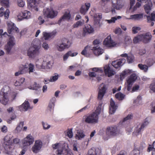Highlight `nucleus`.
Wrapping results in <instances>:
<instances>
[{
	"label": "nucleus",
	"instance_id": "nucleus-7",
	"mask_svg": "<svg viewBox=\"0 0 155 155\" xmlns=\"http://www.w3.org/2000/svg\"><path fill=\"white\" fill-rule=\"evenodd\" d=\"M43 14L47 18H53L57 16L58 12L52 9L46 8L43 10Z\"/></svg>",
	"mask_w": 155,
	"mask_h": 155
},
{
	"label": "nucleus",
	"instance_id": "nucleus-60",
	"mask_svg": "<svg viewBox=\"0 0 155 155\" xmlns=\"http://www.w3.org/2000/svg\"><path fill=\"white\" fill-rule=\"evenodd\" d=\"M2 3L6 7H8L9 6L8 0H0Z\"/></svg>",
	"mask_w": 155,
	"mask_h": 155
},
{
	"label": "nucleus",
	"instance_id": "nucleus-41",
	"mask_svg": "<svg viewBox=\"0 0 155 155\" xmlns=\"http://www.w3.org/2000/svg\"><path fill=\"white\" fill-rule=\"evenodd\" d=\"M55 99L54 97L52 98L50 101V102L49 104L48 107L50 109V111L53 110L54 106V101Z\"/></svg>",
	"mask_w": 155,
	"mask_h": 155
},
{
	"label": "nucleus",
	"instance_id": "nucleus-39",
	"mask_svg": "<svg viewBox=\"0 0 155 155\" xmlns=\"http://www.w3.org/2000/svg\"><path fill=\"white\" fill-rule=\"evenodd\" d=\"M43 35L45 39L47 40L50 38L53 37L55 35V34L44 32H43Z\"/></svg>",
	"mask_w": 155,
	"mask_h": 155
},
{
	"label": "nucleus",
	"instance_id": "nucleus-30",
	"mask_svg": "<svg viewBox=\"0 0 155 155\" xmlns=\"http://www.w3.org/2000/svg\"><path fill=\"white\" fill-rule=\"evenodd\" d=\"M51 67L52 64L50 61L46 63L45 62L43 61L42 64L38 68L41 69H50Z\"/></svg>",
	"mask_w": 155,
	"mask_h": 155
},
{
	"label": "nucleus",
	"instance_id": "nucleus-36",
	"mask_svg": "<svg viewBox=\"0 0 155 155\" xmlns=\"http://www.w3.org/2000/svg\"><path fill=\"white\" fill-rule=\"evenodd\" d=\"M131 72V71L130 70H127L124 71L120 75V79L121 80L125 78L126 75L130 74Z\"/></svg>",
	"mask_w": 155,
	"mask_h": 155
},
{
	"label": "nucleus",
	"instance_id": "nucleus-63",
	"mask_svg": "<svg viewBox=\"0 0 155 155\" xmlns=\"http://www.w3.org/2000/svg\"><path fill=\"white\" fill-rule=\"evenodd\" d=\"M147 62V64L149 66L152 65L154 63V61L152 59H148Z\"/></svg>",
	"mask_w": 155,
	"mask_h": 155
},
{
	"label": "nucleus",
	"instance_id": "nucleus-44",
	"mask_svg": "<svg viewBox=\"0 0 155 155\" xmlns=\"http://www.w3.org/2000/svg\"><path fill=\"white\" fill-rule=\"evenodd\" d=\"M35 66L31 63H30L28 65V71L27 70V72H28L29 74L35 71Z\"/></svg>",
	"mask_w": 155,
	"mask_h": 155
},
{
	"label": "nucleus",
	"instance_id": "nucleus-3",
	"mask_svg": "<svg viewBox=\"0 0 155 155\" xmlns=\"http://www.w3.org/2000/svg\"><path fill=\"white\" fill-rule=\"evenodd\" d=\"M101 111L100 107H98L94 112L86 117L85 122L89 124L97 123L98 122V115L100 113Z\"/></svg>",
	"mask_w": 155,
	"mask_h": 155
},
{
	"label": "nucleus",
	"instance_id": "nucleus-26",
	"mask_svg": "<svg viewBox=\"0 0 155 155\" xmlns=\"http://www.w3.org/2000/svg\"><path fill=\"white\" fill-rule=\"evenodd\" d=\"M91 4L90 3H85V5H82L80 9L81 13L85 15L90 8Z\"/></svg>",
	"mask_w": 155,
	"mask_h": 155
},
{
	"label": "nucleus",
	"instance_id": "nucleus-56",
	"mask_svg": "<svg viewBox=\"0 0 155 155\" xmlns=\"http://www.w3.org/2000/svg\"><path fill=\"white\" fill-rule=\"evenodd\" d=\"M134 57L133 55H131L130 56H128L127 60V61L129 63H131L134 61Z\"/></svg>",
	"mask_w": 155,
	"mask_h": 155
},
{
	"label": "nucleus",
	"instance_id": "nucleus-31",
	"mask_svg": "<svg viewBox=\"0 0 155 155\" xmlns=\"http://www.w3.org/2000/svg\"><path fill=\"white\" fill-rule=\"evenodd\" d=\"M92 50L94 51V54L96 55H100L103 53V50L98 46L93 47Z\"/></svg>",
	"mask_w": 155,
	"mask_h": 155
},
{
	"label": "nucleus",
	"instance_id": "nucleus-21",
	"mask_svg": "<svg viewBox=\"0 0 155 155\" xmlns=\"http://www.w3.org/2000/svg\"><path fill=\"white\" fill-rule=\"evenodd\" d=\"M101 150L98 148H93L90 149L87 155H100Z\"/></svg>",
	"mask_w": 155,
	"mask_h": 155
},
{
	"label": "nucleus",
	"instance_id": "nucleus-57",
	"mask_svg": "<svg viewBox=\"0 0 155 155\" xmlns=\"http://www.w3.org/2000/svg\"><path fill=\"white\" fill-rule=\"evenodd\" d=\"M25 73V69H22L21 70L18 71V72H15V76H18L21 74Z\"/></svg>",
	"mask_w": 155,
	"mask_h": 155
},
{
	"label": "nucleus",
	"instance_id": "nucleus-62",
	"mask_svg": "<svg viewBox=\"0 0 155 155\" xmlns=\"http://www.w3.org/2000/svg\"><path fill=\"white\" fill-rule=\"evenodd\" d=\"M71 53V51H70L66 53L63 56V59L64 60H66L68 57L70 56V55Z\"/></svg>",
	"mask_w": 155,
	"mask_h": 155
},
{
	"label": "nucleus",
	"instance_id": "nucleus-28",
	"mask_svg": "<svg viewBox=\"0 0 155 155\" xmlns=\"http://www.w3.org/2000/svg\"><path fill=\"white\" fill-rule=\"evenodd\" d=\"M143 14H137L131 15L130 18H126L127 19H133L135 20H138L143 18Z\"/></svg>",
	"mask_w": 155,
	"mask_h": 155
},
{
	"label": "nucleus",
	"instance_id": "nucleus-64",
	"mask_svg": "<svg viewBox=\"0 0 155 155\" xmlns=\"http://www.w3.org/2000/svg\"><path fill=\"white\" fill-rule=\"evenodd\" d=\"M42 124L43 127V128L44 129H48L50 127V125H48L47 123H45L43 122H42Z\"/></svg>",
	"mask_w": 155,
	"mask_h": 155
},
{
	"label": "nucleus",
	"instance_id": "nucleus-10",
	"mask_svg": "<svg viewBox=\"0 0 155 155\" xmlns=\"http://www.w3.org/2000/svg\"><path fill=\"white\" fill-rule=\"evenodd\" d=\"M126 60L124 58H121L113 61L111 63L112 65L115 68L119 69L125 63Z\"/></svg>",
	"mask_w": 155,
	"mask_h": 155
},
{
	"label": "nucleus",
	"instance_id": "nucleus-43",
	"mask_svg": "<svg viewBox=\"0 0 155 155\" xmlns=\"http://www.w3.org/2000/svg\"><path fill=\"white\" fill-rule=\"evenodd\" d=\"M137 77L135 74H133L130 76V78L127 80L129 82H130L132 83H134V82L136 80Z\"/></svg>",
	"mask_w": 155,
	"mask_h": 155
},
{
	"label": "nucleus",
	"instance_id": "nucleus-58",
	"mask_svg": "<svg viewBox=\"0 0 155 155\" xmlns=\"http://www.w3.org/2000/svg\"><path fill=\"white\" fill-rule=\"evenodd\" d=\"M17 3L18 6L20 7H23L25 5V2L23 0H18Z\"/></svg>",
	"mask_w": 155,
	"mask_h": 155
},
{
	"label": "nucleus",
	"instance_id": "nucleus-25",
	"mask_svg": "<svg viewBox=\"0 0 155 155\" xmlns=\"http://www.w3.org/2000/svg\"><path fill=\"white\" fill-rule=\"evenodd\" d=\"M19 108L21 111H26L30 108L28 102L26 101L21 105L20 106Z\"/></svg>",
	"mask_w": 155,
	"mask_h": 155
},
{
	"label": "nucleus",
	"instance_id": "nucleus-47",
	"mask_svg": "<svg viewBox=\"0 0 155 155\" xmlns=\"http://www.w3.org/2000/svg\"><path fill=\"white\" fill-rule=\"evenodd\" d=\"M138 66L141 70H143L144 72H146L148 69V66L145 65L140 64H138Z\"/></svg>",
	"mask_w": 155,
	"mask_h": 155
},
{
	"label": "nucleus",
	"instance_id": "nucleus-6",
	"mask_svg": "<svg viewBox=\"0 0 155 155\" xmlns=\"http://www.w3.org/2000/svg\"><path fill=\"white\" fill-rule=\"evenodd\" d=\"M150 120L148 117L146 118L143 123H140L137 125L135 129L136 132L138 134H141V132L144 130V128L149 124Z\"/></svg>",
	"mask_w": 155,
	"mask_h": 155
},
{
	"label": "nucleus",
	"instance_id": "nucleus-61",
	"mask_svg": "<svg viewBox=\"0 0 155 155\" xmlns=\"http://www.w3.org/2000/svg\"><path fill=\"white\" fill-rule=\"evenodd\" d=\"M58 75H55L52 76L50 78V81L51 82L54 81H56L58 78Z\"/></svg>",
	"mask_w": 155,
	"mask_h": 155
},
{
	"label": "nucleus",
	"instance_id": "nucleus-34",
	"mask_svg": "<svg viewBox=\"0 0 155 155\" xmlns=\"http://www.w3.org/2000/svg\"><path fill=\"white\" fill-rule=\"evenodd\" d=\"M152 4L151 2L150 1L148 2L147 4H146L144 5V8L146 12L148 14L150 13L151 10V7H152Z\"/></svg>",
	"mask_w": 155,
	"mask_h": 155
},
{
	"label": "nucleus",
	"instance_id": "nucleus-32",
	"mask_svg": "<svg viewBox=\"0 0 155 155\" xmlns=\"http://www.w3.org/2000/svg\"><path fill=\"white\" fill-rule=\"evenodd\" d=\"M59 143H55L52 145L53 148L54 149H55L58 148L56 151V153L58 155L61 154H63V148L59 149Z\"/></svg>",
	"mask_w": 155,
	"mask_h": 155
},
{
	"label": "nucleus",
	"instance_id": "nucleus-12",
	"mask_svg": "<svg viewBox=\"0 0 155 155\" xmlns=\"http://www.w3.org/2000/svg\"><path fill=\"white\" fill-rule=\"evenodd\" d=\"M34 140L33 137L29 134L22 140V143L24 147L29 146L33 143Z\"/></svg>",
	"mask_w": 155,
	"mask_h": 155
},
{
	"label": "nucleus",
	"instance_id": "nucleus-22",
	"mask_svg": "<svg viewBox=\"0 0 155 155\" xmlns=\"http://www.w3.org/2000/svg\"><path fill=\"white\" fill-rule=\"evenodd\" d=\"M102 15L99 14H97L94 15V25L97 26V27H100L101 26L100 21V20L101 19Z\"/></svg>",
	"mask_w": 155,
	"mask_h": 155
},
{
	"label": "nucleus",
	"instance_id": "nucleus-40",
	"mask_svg": "<svg viewBox=\"0 0 155 155\" xmlns=\"http://www.w3.org/2000/svg\"><path fill=\"white\" fill-rule=\"evenodd\" d=\"M133 117V115L132 114H129L127 116L124 117L122 120L120 122V124H124L125 122L127 121V120L131 119Z\"/></svg>",
	"mask_w": 155,
	"mask_h": 155
},
{
	"label": "nucleus",
	"instance_id": "nucleus-29",
	"mask_svg": "<svg viewBox=\"0 0 155 155\" xmlns=\"http://www.w3.org/2000/svg\"><path fill=\"white\" fill-rule=\"evenodd\" d=\"M71 17V15L70 13H65L64 15L58 21V23L60 24L61 21H64V20H69Z\"/></svg>",
	"mask_w": 155,
	"mask_h": 155
},
{
	"label": "nucleus",
	"instance_id": "nucleus-59",
	"mask_svg": "<svg viewBox=\"0 0 155 155\" xmlns=\"http://www.w3.org/2000/svg\"><path fill=\"white\" fill-rule=\"evenodd\" d=\"M127 90L128 91H130L131 89L132 86L133 84V83H132L130 82H129L127 81Z\"/></svg>",
	"mask_w": 155,
	"mask_h": 155
},
{
	"label": "nucleus",
	"instance_id": "nucleus-50",
	"mask_svg": "<svg viewBox=\"0 0 155 155\" xmlns=\"http://www.w3.org/2000/svg\"><path fill=\"white\" fill-rule=\"evenodd\" d=\"M72 129H68L67 130L66 135L69 138H71L73 136V134L72 131Z\"/></svg>",
	"mask_w": 155,
	"mask_h": 155
},
{
	"label": "nucleus",
	"instance_id": "nucleus-9",
	"mask_svg": "<svg viewBox=\"0 0 155 155\" xmlns=\"http://www.w3.org/2000/svg\"><path fill=\"white\" fill-rule=\"evenodd\" d=\"M117 132V128L116 126L108 127L106 129V133L108 136H115Z\"/></svg>",
	"mask_w": 155,
	"mask_h": 155
},
{
	"label": "nucleus",
	"instance_id": "nucleus-11",
	"mask_svg": "<svg viewBox=\"0 0 155 155\" xmlns=\"http://www.w3.org/2000/svg\"><path fill=\"white\" fill-rule=\"evenodd\" d=\"M15 44V38L13 37H11L9 38V41L7 44L5 46V49L7 53L9 54L13 47Z\"/></svg>",
	"mask_w": 155,
	"mask_h": 155
},
{
	"label": "nucleus",
	"instance_id": "nucleus-19",
	"mask_svg": "<svg viewBox=\"0 0 155 155\" xmlns=\"http://www.w3.org/2000/svg\"><path fill=\"white\" fill-rule=\"evenodd\" d=\"M110 106L109 110V113L110 114H114L118 106L116 105L114 101L112 98H111L110 100Z\"/></svg>",
	"mask_w": 155,
	"mask_h": 155
},
{
	"label": "nucleus",
	"instance_id": "nucleus-20",
	"mask_svg": "<svg viewBox=\"0 0 155 155\" xmlns=\"http://www.w3.org/2000/svg\"><path fill=\"white\" fill-rule=\"evenodd\" d=\"M104 72L106 75H107L108 77H110L115 74V72L112 69H111L110 67L109 66H106L104 68Z\"/></svg>",
	"mask_w": 155,
	"mask_h": 155
},
{
	"label": "nucleus",
	"instance_id": "nucleus-8",
	"mask_svg": "<svg viewBox=\"0 0 155 155\" xmlns=\"http://www.w3.org/2000/svg\"><path fill=\"white\" fill-rule=\"evenodd\" d=\"M112 4L111 12L112 13H115V9L118 10L121 8L123 7L120 0H111Z\"/></svg>",
	"mask_w": 155,
	"mask_h": 155
},
{
	"label": "nucleus",
	"instance_id": "nucleus-5",
	"mask_svg": "<svg viewBox=\"0 0 155 155\" xmlns=\"http://www.w3.org/2000/svg\"><path fill=\"white\" fill-rule=\"evenodd\" d=\"M40 47L36 45L30 47L27 50V55L29 58H34L39 55L40 53Z\"/></svg>",
	"mask_w": 155,
	"mask_h": 155
},
{
	"label": "nucleus",
	"instance_id": "nucleus-48",
	"mask_svg": "<svg viewBox=\"0 0 155 155\" xmlns=\"http://www.w3.org/2000/svg\"><path fill=\"white\" fill-rule=\"evenodd\" d=\"M115 97L119 100H122L124 97V95L120 93H118L115 94Z\"/></svg>",
	"mask_w": 155,
	"mask_h": 155
},
{
	"label": "nucleus",
	"instance_id": "nucleus-15",
	"mask_svg": "<svg viewBox=\"0 0 155 155\" xmlns=\"http://www.w3.org/2000/svg\"><path fill=\"white\" fill-rule=\"evenodd\" d=\"M31 12L26 10L21 12L18 16V19L20 20H22L24 19H28L30 18Z\"/></svg>",
	"mask_w": 155,
	"mask_h": 155
},
{
	"label": "nucleus",
	"instance_id": "nucleus-55",
	"mask_svg": "<svg viewBox=\"0 0 155 155\" xmlns=\"http://www.w3.org/2000/svg\"><path fill=\"white\" fill-rule=\"evenodd\" d=\"M141 28L138 27H134L132 28V32L134 34H136L137 33L138 31L140 30Z\"/></svg>",
	"mask_w": 155,
	"mask_h": 155
},
{
	"label": "nucleus",
	"instance_id": "nucleus-1",
	"mask_svg": "<svg viewBox=\"0 0 155 155\" xmlns=\"http://www.w3.org/2000/svg\"><path fill=\"white\" fill-rule=\"evenodd\" d=\"M7 88L6 87H3L0 92V103L5 105L8 103L9 100L13 101L16 97L17 93L13 92L10 94L5 90Z\"/></svg>",
	"mask_w": 155,
	"mask_h": 155
},
{
	"label": "nucleus",
	"instance_id": "nucleus-13",
	"mask_svg": "<svg viewBox=\"0 0 155 155\" xmlns=\"http://www.w3.org/2000/svg\"><path fill=\"white\" fill-rule=\"evenodd\" d=\"M42 144L41 141L38 140H36L34 145L32 148V151L35 153H38L41 148Z\"/></svg>",
	"mask_w": 155,
	"mask_h": 155
},
{
	"label": "nucleus",
	"instance_id": "nucleus-18",
	"mask_svg": "<svg viewBox=\"0 0 155 155\" xmlns=\"http://www.w3.org/2000/svg\"><path fill=\"white\" fill-rule=\"evenodd\" d=\"M130 6L129 9L130 11L132 12L135 11L137 8L139 7L141 5L140 3L137 2L135 5L133 7L135 3V0H130Z\"/></svg>",
	"mask_w": 155,
	"mask_h": 155
},
{
	"label": "nucleus",
	"instance_id": "nucleus-23",
	"mask_svg": "<svg viewBox=\"0 0 155 155\" xmlns=\"http://www.w3.org/2000/svg\"><path fill=\"white\" fill-rule=\"evenodd\" d=\"M94 31L93 28L90 25H87L83 29V34L85 35L86 34L91 33L93 32Z\"/></svg>",
	"mask_w": 155,
	"mask_h": 155
},
{
	"label": "nucleus",
	"instance_id": "nucleus-49",
	"mask_svg": "<svg viewBox=\"0 0 155 155\" xmlns=\"http://www.w3.org/2000/svg\"><path fill=\"white\" fill-rule=\"evenodd\" d=\"M125 43L126 44L129 45L131 44L132 42V41L131 38L128 36L125 37L124 39Z\"/></svg>",
	"mask_w": 155,
	"mask_h": 155
},
{
	"label": "nucleus",
	"instance_id": "nucleus-38",
	"mask_svg": "<svg viewBox=\"0 0 155 155\" xmlns=\"http://www.w3.org/2000/svg\"><path fill=\"white\" fill-rule=\"evenodd\" d=\"M152 151H155V141L153 142L152 144H149L147 149V151L148 152H150Z\"/></svg>",
	"mask_w": 155,
	"mask_h": 155
},
{
	"label": "nucleus",
	"instance_id": "nucleus-16",
	"mask_svg": "<svg viewBox=\"0 0 155 155\" xmlns=\"http://www.w3.org/2000/svg\"><path fill=\"white\" fill-rule=\"evenodd\" d=\"M141 35L142 41L145 43H147L150 42L152 37V35L149 32L141 34Z\"/></svg>",
	"mask_w": 155,
	"mask_h": 155
},
{
	"label": "nucleus",
	"instance_id": "nucleus-24",
	"mask_svg": "<svg viewBox=\"0 0 155 155\" xmlns=\"http://www.w3.org/2000/svg\"><path fill=\"white\" fill-rule=\"evenodd\" d=\"M107 89L105 85L100 89L98 93L97 98L99 100H101L106 93Z\"/></svg>",
	"mask_w": 155,
	"mask_h": 155
},
{
	"label": "nucleus",
	"instance_id": "nucleus-17",
	"mask_svg": "<svg viewBox=\"0 0 155 155\" xmlns=\"http://www.w3.org/2000/svg\"><path fill=\"white\" fill-rule=\"evenodd\" d=\"M103 44L106 46L108 47H114L116 44L113 41L111 40V37L108 36L104 40Z\"/></svg>",
	"mask_w": 155,
	"mask_h": 155
},
{
	"label": "nucleus",
	"instance_id": "nucleus-2",
	"mask_svg": "<svg viewBox=\"0 0 155 155\" xmlns=\"http://www.w3.org/2000/svg\"><path fill=\"white\" fill-rule=\"evenodd\" d=\"M3 146L5 150L7 151H10V150H12L14 148V144H18L20 141V140L15 138L13 140L12 138L10 137L9 135H7L5 137L4 139Z\"/></svg>",
	"mask_w": 155,
	"mask_h": 155
},
{
	"label": "nucleus",
	"instance_id": "nucleus-53",
	"mask_svg": "<svg viewBox=\"0 0 155 155\" xmlns=\"http://www.w3.org/2000/svg\"><path fill=\"white\" fill-rule=\"evenodd\" d=\"M24 125V122H21L16 127V130L18 132L20 131L22 129Z\"/></svg>",
	"mask_w": 155,
	"mask_h": 155
},
{
	"label": "nucleus",
	"instance_id": "nucleus-51",
	"mask_svg": "<svg viewBox=\"0 0 155 155\" xmlns=\"http://www.w3.org/2000/svg\"><path fill=\"white\" fill-rule=\"evenodd\" d=\"M121 18V17L119 16L112 17L111 18V19L110 20H108V23H109L114 22L117 19H120Z\"/></svg>",
	"mask_w": 155,
	"mask_h": 155
},
{
	"label": "nucleus",
	"instance_id": "nucleus-37",
	"mask_svg": "<svg viewBox=\"0 0 155 155\" xmlns=\"http://www.w3.org/2000/svg\"><path fill=\"white\" fill-rule=\"evenodd\" d=\"M147 19L148 23H150L152 21H155V13H151L150 15H147Z\"/></svg>",
	"mask_w": 155,
	"mask_h": 155
},
{
	"label": "nucleus",
	"instance_id": "nucleus-4",
	"mask_svg": "<svg viewBox=\"0 0 155 155\" xmlns=\"http://www.w3.org/2000/svg\"><path fill=\"white\" fill-rule=\"evenodd\" d=\"M71 45V43L68 39L64 38L56 44V46L58 51L61 52L68 48Z\"/></svg>",
	"mask_w": 155,
	"mask_h": 155
},
{
	"label": "nucleus",
	"instance_id": "nucleus-35",
	"mask_svg": "<svg viewBox=\"0 0 155 155\" xmlns=\"http://www.w3.org/2000/svg\"><path fill=\"white\" fill-rule=\"evenodd\" d=\"M37 0H29L28 3V6L29 8H34L37 6L38 4Z\"/></svg>",
	"mask_w": 155,
	"mask_h": 155
},
{
	"label": "nucleus",
	"instance_id": "nucleus-27",
	"mask_svg": "<svg viewBox=\"0 0 155 155\" xmlns=\"http://www.w3.org/2000/svg\"><path fill=\"white\" fill-rule=\"evenodd\" d=\"M4 8L3 7H2L0 8V17H2L4 15L5 18L8 19L9 16V10L7 9L6 11L4 12Z\"/></svg>",
	"mask_w": 155,
	"mask_h": 155
},
{
	"label": "nucleus",
	"instance_id": "nucleus-14",
	"mask_svg": "<svg viewBox=\"0 0 155 155\" xmlns=\"http://www.w3.org/2000/svg\"><path fill=\"white\" fill-rule=\"evenodd\" d=\"M8 31L9 34H11L12 32H18V29L15 26L14 24L12 22H9L7 23Z\"/></svg>",
	"mask_w": 155,
	"mask_h": 155
},
{
	"label": "nucleus",
	"instance_id": "nucleus-52",
	"mask_svg": "<svg viewBox=\"0 0 155 155\" xmlns=\"http://www.w3.org/2000/svg\"><path fill=\"white\" fill-rule=\"evenodd\" d=\"M140 149H139V150L137 149L134 150L131 152L130 155H140Z\"/></svg>",
	"mask_w": 155,
	"mask_h": 155
},
{
	"label": "nucleus",
	"instance_id": "nucleus-54",
	"mask_svg": "<svg viewBox=\"0 0 155 155\" xmlns=\"http://www.w3.org/2000/svg\"><path fill=\"white\" fill-rule=\"evenodd\" d=\"M149 87L150 90L153 92H155V82L150 84Z\"/></svg>",
	"mask_w": 155,
	"mask_h": 155
},
{
	"label": "nucleus",
	"instance_id": "nucleus-42",
	"mask_svg": "<svg viewBox=\"0 0 155 155\" xmlns=\"http://www.w3.org/2000/svg\"><path fill=\"white\" fill-rule=\"evenodd\" d=\"M41 86L40 85L36 83L35 86L34 87V89L35 90V93L37 94L39 93L41 91Z\"/></svg>",
	"mask_w": 155,
	"mask_h": 155
},
{
	"label": "nucleus",
	"instance_id": "nucleus-33",
	"mask_svg": "<svg viewBox=\"0 0 155 155\" xmlns=\"http://www.w3.org/2000/svg\"><path fill=\"white\" fill-rule=\"evenodd\" d=\"M85 136L84 132L82 130H78L76 134L75 138L78 140H80L84 138Z\"/></svg>",
	"mask_w": 155,
	"mask_h": 155
},
{
	"label": "nucleus",
	"instance_id": "nucleus-46",
	"mask_svg": "<svg viewBox=\"0 0 155 155\" xmlns=\"http://www.w3.org/2000/svg\"><path fill=\"white\" fill-rule=\"evenodd\" d=\"M25 81V78H21L18 80V81H16L15 83V86H20Z\"/></svg>",
	"mask_w": 155,
	"mask_h": 155
},
{
	"label": "nucleus",
	"instance_id": "nucleus-45",
	"mask_svg": "<svg viewBox=\"0 0 155 155\" xmlns=\"http://www.w3.org/2000/svg\"><path fill=\"white\" fill-rule=\"evenodd\" d=\"M140 41H142L141 35L135 37L133 39V42L134 44H137Z\"/></svg>",
	"mask_w": 155,
	"mask_h": 155
}]
</instances>
